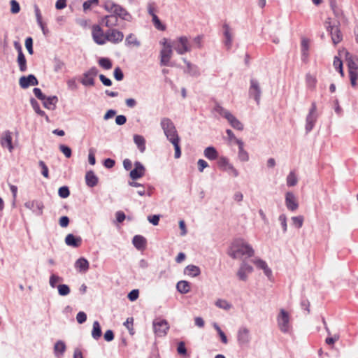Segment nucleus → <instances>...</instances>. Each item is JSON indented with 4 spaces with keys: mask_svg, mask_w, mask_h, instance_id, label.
I'll return each mask as SVG.
<instances>
[{
    "mask_svg": "<svg viewBox=\"0 0 358 358\" xmlns=\"http://www.w3.org/2000/svg\"><path fill=\"white\" fill-rule=\"evenodd\" d=\"M228 255L233 259H239L243 256L249 258L254 256L255 250L251 245L239 238L231 243Z\"/></svg>",
    "mask_w": 358,
    "mask_h": 358,
    "instance_id": "obj_1",
    "label": "nucleus"
},
{
    "mask_svg": "<svg viewBox=\"0 0 358 358\" xmlns=\"http://www.w3.org/2000/svg\"><path fill=\"white\" fill-rule=\"evenodd\" d=\"M103 7L106 11L113 13L117 18L120 17L127 22L132 20V15L124 8L112 0H103Z\"/></svg>",
    "mask_w": 358,
    "mask_h": 358,
    "instance_id": "obj_2",
    "label": "nucleus"
},
{
    "mask_svg": "<svg viewBox=\"0 0 358 358\" xmlns=\"http://www.w3.org/2000/svg\"><path fill=\"white\" fill-rule=\"evenodd\" d=\"M160 125L167 139L171 142L173 139L180 138L172 120L168 117L161 120Z\"/></svg>",
    "mask_w": 358,
    "mask_h": 358,
    "instance_id": "obj_3",
    "label": "nucleus"
},
{
    "mask_svg": "<svg viewBox=\"0 0 358 358\" xmlns=\"http://www.w3.org/2000/svg\"><path fill=\"white\" fill-rule=\"evenodd\" d=\"M172 45L178 55H184L192 50V45L185 36H180L172 42Z\"/></svg>",
    "mask_w": 358,
    "mask_h": 358,
    "instance_id": "obj_4",
    "label": "nucleus"
},
{
    "mask_svg": "<svg viewBox=\"0 0 358 358\" xmlns=\"http://www.w3.org/2000/svg\"><path fill=\"white\" fill-rule=\"evenodd\" d=\"M278 326L280 330L285 334L289 333L291 329L290 316L288 312L280 309L277 316Z\"/></svg>",
    "mask_w": 358,
    "mask_h": 358,
    "instance_id": "obj_5",
    "label": "nucleus"
},
{
    "mask_svg": "<svg viewBox=\"0 0 358 358\" xmlns=\"http://www.w3.org/2000/svg\"><path fill=\"white\" fill-rule=\"evenodd\" d=\"M325 24L327 30L331 35L333 43L336 45L340 43L342 41L343 37L338 26L335 24L332 25L330 22V18H328L326 20Z\"/></svg>",
    "mask_w": 358,
    "mask_h": 358,
    "instance_id": "obj_6",
    "label": "nucleus"
},
{
    "mask_svg": "<svg viewBox=\"0 0 358 358\" xmlns=\"http://www.w3.org/2000/svg\"><path fill=\"white\" fill-rule=\"evenodd\" d=\"M152 325L154 332L157 336H164L169 329L167 321L164 319H155L152 322Z\"/></svg>",
    "mask_w": 358,
    "mask_h": 358,
    "instance_id": "obj_7",
    "label": "nucleus"
},
{
    "mask_svg": "<svg viewBox=\"0 0 358 358\" xmlns=\"http://www.w3.org/2000/svg\"><path fill=\"white\" fill-rule=\"evenodd\" d=\"M173 45H167L165 47H163V48L160 51V65L161 66H172L173 64H171V59L173 55Z\"/></svg>",
    "mask_w": 358,
    "mask_h": 358,
    "instance_id": "obj_8",
    "label": "nucleus"
},
{
    "mask_svg": "<svg viewBox=\"0 0 358 358\" xmlns=\"http://www.w3.org/2000/svg\"><path fill=\"white\" fill-rule=\"evenodd\" d=\"M317 106L315 102L312 103L311 108L306 119V131L309 133L314 127L317 121V115L316 114Z\"/></svg>",
    "mask_w": 358,
    "mask_h": 358,
    "instance_id": "obj_9",
    "label": "nucleus"
},
{
    "mask_svg": "<svg viewBox=\"0 0 358 358\" xmlns=\"http://www.w3.org/2000/svg\"><path fill=\"white\" fill-rule=\"evenodd\" d=\"M249 96L253 97L257 104H259L262 90L260 87L259 83L255 78L250 79V85L249 87Z\"/></svg>",
    "mask_w": 358,
    "mask_h": 358,
    "instance_id": "obj_10",
    "label": "nucleus"
},
{
    "mask_svg": "<svg viewBox=\"0 0 358 358\" xmlns=\"http://www.w3.org/2000/svg\"><path fill=\"white\" fill-rule=\"evenodd\" d=\"M98 74V69L93 66L88 71L83 73V78L81 80V83L84 86H94V78Z\"/></svg>",
    "mask_w": 358,
    "mask_h": 358,
    "instance_id": "obj_11",
    "label": "nucleus"
},
{
    "mask_svg": "<svg viewBox=\"0 0 358 358\" xmlns=\"http://www.w3.org/2000/svg\"><path fill=\"white\" fill-rule=\"evenodd\" d=\"M92 38L99 45H103L107 41L106 31L104 33L99 25H94L92 30Z\"/></svg>",
    "mask_w": 358,
    "mask_h": 358,
    "instance_id": "obj_12",
    "label": "nucleus"
},
{
    "mask_svg": "<svg viewBox=\"0 0 358 358\" xmlns=\"http://www.w3.org/2000/svg\"><path fill=\"white\" fill-rule=\"evenodd\" d=\"M24 207L30 210L32 213L37 215L41 216L43 215V211L44 208V205L42 201L38 200H32L28 201L24 203Z\"/></svg>",
    "mask_w": 358,
    "mask_h": 358,
    "instance_id": "obj_13",
    "label": "nucleus"
},
{
    "mask_svg": "<svg viewBox=\"0 0 358 358\" xmlns=\"http://www.w3.org/2000/svg\"><path fill=\"white\" fill-rule=\"evenodd\" d=\"M251 341L250 330L245 327H241L237 332V341L240 345H246Z\"/></svg>",
    "mask_w": 358,
    "mask_h": 358,
    "instance_id": "obj_14",
    "label": "nucleus"
},
{
    "mask_svg": "<svg viewBox=\"0 0 358 358\" xmlns=\"http://www.w3.org/2000/svg\"><path fill=\"white\" fill-rule=\"evenodd\" d=\"M124 34L116 29H110L106 31L107 41L117 44L122 42Z\"/></svg>",
    "mask_w": 358,
    "mask_h": 358,
    "instance_id": "obj_15",
    "label": "nucleus"
},
{
    "mask_svg": "<svg viewBox=\"0 0 358 358\" xmlns=\"http://www.w3.org/2000/svg\"><path fill=\"white\" fill-rule=\"evenodd\" d=\"M252 271V266L248 264L244 260L241 264L240 268L237 272V276L241 280L246 281L248 278V274L251 273Z\"/></svg>",
    "mask_w": 358,
    "mask_h": 358,
    "instance_id": "obj_16",
    "label": "nucleus"
},
{
    "mask_svg": "<svg viewBox=\"0 0 358 358\" xmlns=\"http://www.w3.org/2000/svg\"><path fill=\"white\" fill-rule=\"evenodd\" d=\"M12 141V133L10 131H6L0 138V143L3 148H7L10 152H12L14 148Z\"/></svg>",
    "mask_w": 358,
    "mask_h": 358,
    "instance_id": "obj_17",
    "label": "nucleus"
},
{
    "mask_svg": "<svg viewBox=\"0 0 358 358\" xmlns=\"http://www.w3.org/2000/svg\"><path fill=\"white\" fill-rule=\"evenodd\" d=\"M145 169L140 162L134 163V169L130 171L129 176L134 180H137L145 175Z\"/></svg>",
    "mask_w": 358,
    "mask_h": 358,
    "instance_id": "obj_18",
    "label": "nucleus"
},
{
    "mask_svg": "<svg viewBox=\"0 0 358 358\" xmlns=\"http://www.w3.org/2000/svg\"><path fill=\"white\" fill-rule=\"evenodd\" d=\"M19 84L22 89H26L30 85H37L38 81L34 75L30 74L28 76H22L19 80Z\"/></svg>",
    "mask_w": 358,
    "mask_h": 358,
    "instance_id": "obj_19",
    "label": "nucleus"
},
{
    "mask_svg": "<svg viewBox=\"0 0 358 358\" xmlns=\"http://www.w3.org/2000/svg\"><path fill=\"white\" fill-rule=\"evenodd\" d=\"M285 205L288 210L295 211L299 208V203L295 195L288 192L285 194Z\"/></svg>",
    "mask_w": 358,
    "mask_h": 358,
    "instance_id": "obj_20",
    "label": "nucleus"
},
{
    "mask_svg": "<svg viewBox=\"0 0 358 358\" xmlns=\"http://www.w3.org/2000/svg\"><path fill=\"white\" fill-rule=\"evenodd\" d=\"M182 61L187 66V70L185 71V73L193 77H199L200 76L201 73L196 65L190 63L185 58H182Z\"/></svg>",
    "mask_w": 358,
    "mask_h": 358,
    "instance_id": "obj_21",
    "label": "nucleus"
},
{
    "mask_svg": "<svg viewBox=\"0 0 358 358\" xmlns=\"http://www.w3.org/2000/svg\"><path fill=\"white\" fill-rule=\"evenodd\" d=\"M252 262L256 265V266L264 271V274L270 278L272 275V271L270 268H268L266 262L261 259H256L252 261Z\"/></svg>",
    "mask_w": 358,
    "mask_h": 358,
    "instance_id": "obj_22",
    "label": "nucleus"
},
{
    "mask_svg": "<svg viewBox=\"0 0 358 358\" xmlns=\"http://www.w3.org/2000/svg\"><path fill=\"white\" fill-rule=\"evenodd\" d=\"M101 23L104 24L106 27L111 28L117 25L118 19L113 13L112 15H108L103 17L101 19Z\"/></svg>",
    "mask_w": 358,
    "mask_h": 358,
    "instance_id": "obj_23",
    "label": "nucleus"
},
{
    "mask_svg": "<svg viewBox=\"0 0 358 358\" xmlns=\"http://www.w3.org/2000/svg\"><path fill=\"white\" fill-rule=\"evenodd\" d=\"M65 243L69 246L78 248L81 245L82 238L79 236L76 237L72 234H69L65 238Z\"/></svg>",
    "mask_w": 358,
    "mask_h": 358,
    "instance_id": "obj_24",
    "label": "nucleus"
},
{
    "mask_svg": "<svg viewBox=\"0 0 358 358\" xmlns=\"http://www.w3.org/2000/svg\"><path fill=\"white\" fill-rule=\"evenodd\" d=\"M134 247L138 250H143L146 247V239L141 235H136L132 239Z\"/></svg>",
    "mask_w": 358,
    "mask_h": 358,
    "instance_id": "obj_25",
    "label": "nucleus"
},
{
    "mask_svg": "<svg viewBox=\"0 0 358 358\" xmlns=\"http://www.w3.org/2000/svg\"><path fill=\"white\" fill-rule=\"evenodd\" d=\"M42 101L43 105L45 108L53 110L56 108V104L58 102V98L57 96H45V99H43Z\"/></svg>",
    "mask_w": 358,
    "mask_h": 358,
    "instance_id": "obj_26",
    "label": "nucleus"
},
{
    "mask_svg": "<svg viewBox=\"0 0 358 358\" xmlns=\"http://www.w3.org/2000/svg\"><path fill=\"white\" fill-rule=\"evenodd\" d=\"M346 61L349 71L358 70V58L355 56L350 55L349 52L346 53Z\"/></svg>",
    "mask_w": 358,
    "mask_h": 358,
    "instance_id": "obj_27",
    "label": "nucleus"
},
{
    "mask_svg": "<svg viewBox=\"0 0 358 358\" xmlns=\"http://www.w3.org/2000/svg\"><path fill=\"white\" fill-rule=\"evenodd\" d=\"M98 177L95 175L93 171H89L85 174L86 185L90 187H94L98 183Z\"/></svg>",
    "mask_w": 358,
    "mask_h": 358,
    "instance_id": "obj_28",
    "label": "nucleus"
},
{
    "mask_svg": "<svg viewBox=\"0 0 358 358\" xmlns=\"http://www.w3.org/2000/svg\"><path fill=\"white\" fill-rule=\"evenodd\" d=\"M90 267L88 261L83 257H80L75 262V268L80 272L85 273Z\"/></svg>",
    "mask_w": 358,
    "mask_h": 358,
    "instance_id": "obj_29",
    "label": "nucleus"
},
{
    "mask_svg": "<svg viewBox=\"0 0 358 358\" xmlns=\"http://www.w3.org/2000/svg\"><path fill=\"white\" fill-rule=\"evenodd\" d=\"M66 347L64 341H57L54 345V353L55 357L57 358H60L61 357H62L66 351Z\"/></svg>",
    "mask_w": 358,
    "mask_h": 358,
    "instance_id": "obj_30",
    "label": "nucleus"
},
{
    "mask_svg": "<svg viewBox=\"0 0 358 358\" xmlns=\"http://www.w3.org/2000/svg\"><path fill=\"white\" fill-rule=\"evenodd\" d=\"M30 103H31V106H32L34 110L36 112V113H37L38 115H40L41 117H44L46 122H50L48 116L45 114V113L43 110H42L40 108L39 103L35 99L31 98Z\"/></svg>",
    "mask_w": 358,
    "mask_h": 358,
    "instance_id": "obj_31",
    "label": "nucleus"
},
{
    "mask_svg": "<svg viewBox=\"0 0 358 358\" xmlns=\"http://www.w3.org/2000/svg\"><path fill=\"white\" fill-rule=\"evenodd\" d=\"M134 141L138 149L141 153H143L145 150V138L138 134H135L134 136Z\"/></svg>",
    "mask_w": 358,
    "mask_h": 358,
    "instance_id": "obj_32",
    "label": "nucleus"
},
{
    "mask_svg": "<svg viewBox=\"0 0 358 358\" xmlns=\"http://www.w3.org/2000/svg\"><path fill=\"white\" fill-rule=\"evenodd\" d=\"M226 119L233 128L240 131L243 129V124L231 113H230Z\"/></svg>",
    "mask_w": 358,
    "mask_h": 358,
    "instance_id": "obj_33",
    "label": "nucleus"
},
{
    "mask_svg": "<svg viewBox=\"0 0 358 358\" xmlns=\"http://www.w3.org/2000/svg\"><path fill=\"white\" fill-rule=\"evenodd\" d=\"M203 155L209 160H215L218 157V152L213 146L207 147L204 150Z\"/></svg>",
    "mask_w": 358,
    "mask_h": 358,
    "instance_id": "obj_34",
    "label": "nucleus"
},
{
    "mask_svg": "<svg viewBox=\"0 0 358 358\" xmlns=\"http://www.w3.org/2000/svg\"><path fill=\"white\" fill-rule=\"evenodd\" d=\"M185 274L191 277H196L200 275L201 270L199 266L194 265H188L184 271Z\"/></svg>",
    "mask_w": 358,
    "mask_h": 358,
    "instance_id": "obj_35",
    "label": "nucleus"
},
{
    "mask_svg": "<svg viewBox=\"0 0 358 358\" xmlns=\"http://www.w3.org/2000/svg\"><path fill=\"white\" fill-rule=\"evenodd\" d=\"M176 289L181 294H187L190 291V284L186 280H180L177 283Z\"/></svg>",
    "mask_w": 358,
    "mask_h": 358,
    "instance_id": "obj_36",
    "label": "nucleus"
},
{
    "mask_svg": "<svg viewBox=\"0 0 358 358\" xmlns=\"http://www.w3.org/2000/svg\"><path fill=\"white\" fill-rule=\"evenodd\" d=\"M17 62L21 72H24L27 70V60L23 52H20V54L17 55Z\"/></svg>",
    "mask_w": 358,
    "mask_h": 358,
    "instance_id": "obj_37",
    "label": "nucleus"
},
{
    "mask_svg": "<svg viewBox=\"0 0 358 358\" xmlns=\"http://www.w3.org/2000/svg\"><path fill=\"white\" fill-rule=\"evenodd\" d=\"M223 28L224 29V35L225 37L224 44L228 48H229L232 43V35L231 34L230 27L228 24H224Z\"/></svg>",
    "mask_w": 358,
    "mask_h": 358,
    "instance_id": "obj_38",
    "label": "nucleus"
},
{
    "mask_svg": "<svg viewBox=\"0 0 358 358\" xmlns=\"http://www.w3.org/2000/svg\"><path fill=\"white\" fill-rule=\"evenodd\" d=\"M102 331L100 324L98 321L93 322V327L92 331V336L94 339L98 340L101 336Z\"/></svg>",
    "mask_w": 358,
    "mask_h": 358,
    "instance_id": "obj_39",
    "label": "nucleus"
},
{
    "mask_svg": "<svg viewBox=\"0 0 358 358\" xmlns=\"http://www.w3.org/2000/svg\"><path fill=\"white\" fill-rule=\"evenodd\" d=\"M126 45L130 46H136L139 47L141 45L140 41L137 39V38L133 34H129L125 39Z\"/></svg>",
    "mask_w": 358,
    "mask_h": 358,
    "instance_id": "obj_40",
    "label": "nucleus"
},
{
    "mask_svg": "<svg viewBox=\"0 0 358 358\" xmlns=\"http://www.w3.org/2000/svg\"><path fill=\"white\" fill-rule=\"evenodd\" d=\"M128 185L131 187H137V194L141 196H145L146 194V191L145 186L141 183H138L135 181H129Z\"/></svg>",
    "mask_w": 358,
    "mask_h": 358,
    "instance_id": "obj_41",
    "label": "nucleus"
},
{
    "mask_svg": "<svg viewBox=\"0 0 358 358\" xmlns=\"http://www.w3.org/2000/svg\"><path fill=\"white\" fill-rule=\"evenodd\" d=\"M98 63L101 67L106 70H109L112 68V62L106 57H101L99 59Z\"/></svg>",
    "mask_w": 358,
    "mask_h": 358,
    "instance_id": "obj_42",
    "label": "nucleus"
},
{
    "mask_svg": "<svg viewBox=\"0 0 358 358\" xmlns=\"http://www.w3.org/2000/svg\"><path fill=\"white\" fill-rule=\"evenodd\" d=\"M298 182V178L294 171H291L287 177V185L289 187L295 186Z\"/></svg>",
    "mask_w": 358,
    "mask_h": 358,
    "instance_id": "obj_43",
    "label": "nucleus"
},
{
    "mask_svg": "<svg viewBox=\"0 0 358 358\" xmlns=\"http://www.w3.org/2000/svg\"><path fill=\"white\" fill-rule=\"evenodd\" d=\"M306 82L308 88L314 89L315 87L317 80L315 76L310 73H307L306 76Z\"/></svg>",
    "mask_w": 358,
    "mask_h": 358,
    "instance_id": "obj_44",
    "label": "nucleus"
},
{
    "mask_svg": "<svg viewBox=\"0 0 358 358\" xmlns=\"http://www.w3.org/2000/svg\"><path fill=\"white\" fill-rule=\"evenodd\" d=\"M171 143L174 146L175 149V158L178 159L181 156V150L180 147V138H175L171 141Z\"/></svg>",
    "mask_w": 358,
    "mask_h": 358,
    "instance_id": "obj_45",
    "label": "nucleus"
},
{
    "mask_svg": "<svg viewBox=\"0 0 358 358\" xmlns=\"http://www.w3.org/2000/svg\"><path fill=\"white\" fill-rule=\"evenodd\" d=\"M214 111L219 113L220 115L224 117V118H227L228 115L231 113L229 110L224 108L222 106H221L219 103H216L214 107Z\"/></svg>",
    "mask_w": 358,
    "mask_h": 358,
    "instance_id": "obj_46",
    "label": "nucleus"
},
{
    "mask_svg": "<svg viewBox=\"0 0 358 358\" xmlns=\"http://www.w3.org/2000/svg\"><path fill=\"white\" fill-rule=\"evenodd\" d=\"M333 65L336 70H338L341 73V76H344L343 70V63L341 59L338 57H334Z\"/></svg>",
    "mask_w": 358,
    "mask_h": 358,
    "instance_id": "obj_47",
    "label": "nucleus"
},
{
    "mask_svg": "<svg viewBox=\"0 0 358 358\" xmlns=\"http://www.w3.org/2000/svg\"><path fill=\"white\" fill-rule=\"evenodd\" d=\"M215 306L224 310H229L231 305L225 299H218L215 302Z\"/></svg>",
    "mask_w": 358,
    "mask_h": 358,
    "instance_id": "obj_48",
    "label": "nucleus"
},
{
    "mask_svg": "<svg viewBox=\"0 0 358 358\" xmlns=\"http://www.w3.org/2000/svg\"><path fill=\"white\" fill-rule=\"evenodd\" d=\"M57 289H58V293L61 296H66L71 292L69 287L65 284H62V285H58Z\"/></svg>",
    "mask_w": 358,
    "mask_h": 358,
    "instance_id": "obj_49",
    "label": "nucleus"
},
{
    "mask_svg": "<svg viewBox=\"0 0 358 358\" xmlns=\"http://www.w3.org/2000/svg\"><path fill=\"white\" fill-rule=\"evenodd\" d=\"M292 224L296 228L299 229L302 227L303 223V217L301 215L294 216L292 217Z\"/></svg>",
    "mask_w": 358,
    "mask_h": 358,
    "instance_id": "obj_50",
    "label": "nucleus"
},
{
    "mask_svg": "<svg viewBox=\"0 0 358 358\" xmlns=\"http://www.w3.org/2000/svg\"><path fill=\"white\" fill-rule=\"evenodd\" d=\"M349 77H350L351 85L353 87H355L357 85V80L358 78L357 71H349Z\"/></svg>",
    "mask_w": 358,
    "mask_h": 358,
    "instance_id": "obj_51",
    "label": "nucleus"
},
{
    "mask_svg": "<svg viewBox=\"0 0 358 358\" xmlns=\"http://www.w3.org/2000/svg\"><path fill=\"white\" fill-rule=\"evenodd\" d=\"M62 278L57 275L52 274L50 277L49 283L52 288H55L56 287V284L59 282H62Z\"/></svg>",
    "mask_w": 358,
    "mask_h": 358,
    "instance_id": "obj_52",
    "label": "nucleus"
},
{
    "mask_svg": "<svg viewBox=\"0 0 358 358\" xmlns=\"http://www.w3.org/2000/svg\"><path fill=\"white\" fill-rule=\"evenodd\" d=\"M238 157L243 162H246L249 160V155L245 149L238 150Z\"/></svg>",
    "mask_w": 358,
    "mask_h": 358,
    "instance_id": "obj_53",
    "label": "nucleus"
},
{
    "mask_svg": "<svg viewBox=\"0 0 358 358\" xmlns=\"http://www.w3.org/2000/svg\"><path fill=\"white\" fill-rule=\"evenodd\" d=\"M58 194L61 198H67L70 194L69 187L66 186L61 187L58 190Z\"/></svg>",
    "mask_w": 358,
    "mask_h": 358,
    "instance_id": "obj_54",
    "label": "nucleus"
},
{
    "mask_svg": "<svg viewBox=\"0 0 358 358\" xmlns=\"http://www.w3.org/2000/svg\"><path fill=\"white\" fill-rule=\"evenodd\" d=\"M59 148V150L65 155L66 157L70 158L71 157V149L69 146L65 145H60Z\"/></svg>",
    "mask_w": 358,
    "mask_h": 358,
    "instance_id": "obj_55",
    "label": "nucleus"
},
{
    "mask_svg": "<svg viewBox=\"0 0 358 358\" xmlns=\"http://www.w3.org/2000/svg\"><path fill=\"white\" fill-rule=\"evenodd\" d=\"M10 12L13 14H17L20 10L19 3L15 0H11L10 2Z\"/></svg>",
    "mask_w": 358,
    "mask_h": 358,
    "instance_id": "obj_56",
    "label": "nucleus"
},
{
    "mask_svg": "<svg viewBox=\"0 0 358 358\" xmlns=\"http://www.w3.org/2000/svg\"><path fill=\"white\" fill-rule=\"evenodd\" d=\"M38 165L41 169V174L46 178H49L48 168L45 164V162L42 160L38 162Z\"/></svg>",
    "mask_w": 358,
    "mask_h": 358,
    "instance_id": "obj_57",
    "label": "nucleus"
},
{
    "mask_svg": "<svg viewBox=\"0 0 358 358\" xmlns=\"http://www.w3.org/2000/svg\"><path fill=\"white\" fill-rule=\"evenodd\" d=\"M99 0H87L83 3V7L84 11L90 10L93 5H98Z\"/></svg>",
    "mask_w": 358,
    "mask_h": 358,
    "instance_id": "obj_58",
    "label": "nucleus"
},
{
    "mask_svg": "<svg viewBox=\"0 0 358 358\" xmlns=\"http://www.w3.org/2000/svg\"><path fill=\"white\" fill-rule=\"evenodd\" d=\"M152 22L154 23L155 27L157 29L162 30V31L165 29V26L162 24L160 20L159 19V17L157 15H154L152 17Z\"/></svg>",
    "mask_w": 358,
    "mask_h": 358,
    "instance_id": "obj_59",
    "label": "nucleus"
},
{
    "mask_svg": "<svg viewBox=\"0 0 358 358\" xmlns=\"http://www.w3.org/2000/svg\"><path fill=\"white\" fill-rule=\"evenodd\" d=\"M65 66V64L64 62L59 59H55L54 62V71L55 72H59L62 71Z\"/></svg>",
    "mask_w": 358,
    "mask_h": 358,
    "instance_id": "obj_60",
    "label": "nucleus"
},
{
    "mask_svg": "<svg viewBox=\"0 0 358 358\" xmlns=\"http://www.w3.org/2000/svg\"><path fill=\"white\" fill-rule=\"evenodd\" d=\"M25 47L30 55H33V40L31 37H28L25 40Z\"/></svg>",
    "mask_w": 358,
    "mask_h": 358,
    "instance_id": "obj_61",
    "label": "nucleus"
},
{
    "mask_svg": "<svg viewBox=\"0 0 358 358\" xmlns=\"http://www.w3.org/2000/svg\"><path fill=\"white\" fill-rule=\"evenodd\" d=\"M279 221L280 222L283 232L285 233L287 230V217L285 214H281L278 217Z\"/></svg>",
    "mask_w": 358,
    "mask_h": 358,
    "instance_id": "obj_62",
    "label": "nucleus"
},
{
    "mask_svg": "<svg viewBox=\"0 0 358 358\" xmlns=\"http://www.w3.org/2000/svg\"><path fill=\"white\" fill-rule=\"evenodd\" d=\"M114 77L117 81H121L124 78V74L120 67H116L114 70Z\"/></svg>",
    "mask_w": 358,
    "mask_h": 358,
    "instance_id": "obj_63",
    "label": "nucleus"
},
{
    "mask_svg": "<svg viewBox=\"0 0 358 358\" xmlns=\"http://www.w3.org/2000/svg\"><path fill=\"white\" fill-rule=\"evenodd\" d=\"M138 296H139L138 290V289H133V290H131L128 294V299L131 301H136L138 298Z\"/></svg>",
    "mask_w": 358,
    "mask_h": 358,
    "instance_id": "obj_64",
    "label": "nucleus"
}]
</instances>
